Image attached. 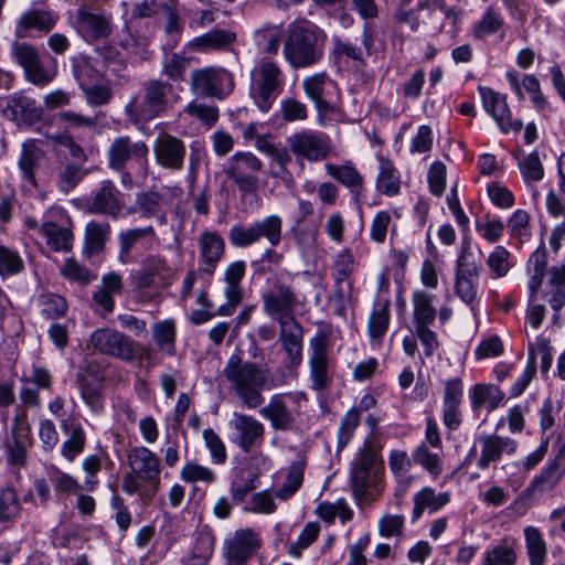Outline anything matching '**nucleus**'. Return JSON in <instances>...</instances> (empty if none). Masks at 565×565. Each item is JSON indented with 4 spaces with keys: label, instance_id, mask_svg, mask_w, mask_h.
<instances>
[{
    "label": "nucleus",
    "instance_id": "obj_1",
    "mask_svg": "<svg viewBox=\"0 0 565 565\" xmlns=\"http://www.w3.org/2000/svg\"><path fill=\"white\" fill-rule=\"evenodd\" d=\"M230 390L249 408L255 409L264 404L263 392L286 383L285 379L277 382L269 379L267 366L252 361H245L239 351L227 359L222 371Z\"/></svg>",
    "mask_w": 565,
    "mask_h": 565
},
{
    "label": "nucleus",
    "instance_id": "obj_2",
    "mask_svg": "<svg viewBox=\"0 0 565 565\" xmlns=\"http://www.w3.org/2000/svg\"><path fill=\"white\" fill-rule=\"evenodd\" d=\"M179 99L172 83L149 79L142 84L141 97L131 98L125 106V114L135 125L147 122L166 113Z\"/></svg>",
    "mask_w": 565,
    "mask_h": 565
},
{
    "label": "nucleus",
    "instance_id": "obj_3",
    "mask_svg": "<svg viewBox=\"0 0 565 565\" xmlns=\"http://www.w3.org/2000/svg\"><path fill=\"white\" fill-rule=\"evenodd\" d=\"M382 446L375 437L364 439L350 467V486L356 501L367 498L369 490L377 487L384 470Z\"/></svg>",
    "mask_w": 565,
    "mask_h": 565
},
{
    "label": "nucleus",
    "instance_id": "obj_4",
    "mask_svg": "<svg viewBox=\"0 0 565 565\" xmlns=\"http://www.w3.org/2000/svg\"><path fill=\"white\" fill-rule=\"evenodd\" d=\"M324 35L311 23L295 24L284 45V55L294 67H308L323 55Z\"/></svg>",
    "mask_w": 565,
    "mask_h": 565
},
{
    "label": "nucleus",
    "instance_id": "obj_5",
    "mask_svg": "<svg viewBox=\"0 0 565 565\" xmlns=\"http://www.w3.org/2000/svg\"><path fill=\"white\" fill-rule=\"evenodd\" d=\"M285 87L281 68L271 61H260L250 73L249 97L262 113H268Z\"/></svg>",
    "mask_w": 565,
    "mask_h": 565
},
{
    "label": "nucleus",
    "instance_id": "obj_6",
    "mask_svg": "<svg viewBox=\"0 0 565 565\" xmlns=\"http://www.w3.org/2000/svg\"><path fill=\"white\" fill-rule=\"evenodd\" d=\"M284 223L277 214L266 215L248 225L235 224L228 231V241L235 248H246L264 239L270 247H277L284 237Z\"/></svg>",
    "mask_w": 565,
    "mask_h": 565
},
{
    "label": "nucleus",
    "instance_id": "obj_7",
    "mask_svg": "<svg viewBox=\"0 0 565 565\" xmlns=\"http://www.w3.org/2000/svg\"><path fill=\"white\" fill-rule=\"evenodd\" d=\"M518 450V441L509 436L498 434H481L477 438L461 466L466 467L473 460L479 470L484 471L497 465L505 457L513 456Z\"/></svg>",
    "mask_w": 565,
    "mask_h": 565
},
{
    "label": "nucleus",
    "instance_id": "obj_8",
    "mask_svg": "<svg viewBox=\"0 0 565 565\" xmlns=\"http://www.w3.org/2000/svg\"><path fill=\"white\" fill-rule=\"evenodd\" d=\"M234 86L233 74L222 66L195 68L190 74V90L198 96L223 99Z\"/></svg>",
    "mask_w": 565,
    "mask_h": 565
},
{
    "label": "nucleus",
    "instance_id": "obj_9",
    "mask_svg": "<svg viewBox=\"0 0 565 565\" xmlns=\"http://www.w3.org/2000/svg\"><path fill=\"white\" fill-rule=\"evenodd\" d=\"M302 402H307L305 392L277 393L270 396L259 414L270 423L273 429L286 431L294 427Z\"/></svg>",
    "mask_w": 565,
    "mask_h": 565
},
{
    "label": "nucleus",
    "instance_id": "obj_10",
    "mask_svg": "<svg viewBox=\"0 0 565 565\" xmlns=\"http://www.w3.org/2000/svg\"><path fill=\"white\" fill-rule=\"evenodd\" d=\"M73 25L77 34L92 44L113 33V17L102 9L84 3L77 8Z\"/></svg>",
    "mask_w": 565,
    "mask_h": 565
},
{
    "label": "nucleus",
    "instance_id": "obj_11",
    "mask_svg": "<svg viewBox=\"0 0 565 565\" xmlns=\"http://www.w3.org/2000/svg\"><path fill=\"white\" fill-rule=\"evenodd\" d=\"M481 264L473 258L470 245L463 243L456 263V295L467 305L472 306L478 297V278Z\"/></svg>",
    "mask_w": 565,
    "mask_h": 565
},
{
    "label": "nucleus",
    "instance_id": "obj_12",
    "mask_svg": "<svg viewBox=\"0 0 565 565\" xmlns=\"http://www.w3.org/2000/svg\"><path fill=\"white\" fill-rule=\"evenodd\" d=\"M263 168L262 161L252 152H236L226 162L224 172L238 188V191L246 195L253 194L258 189L256 175Z\"/></svg>",
    "mask_w": 565,
    "mask_h": 565
},
{
    "label": "nucleus",
    "instance_id": "obj_13",
    "mask_svg": "<svg viewBox=\"0 0 565 565\" xmlns=\"http://www.w3.org/2000/svg\"><path fill=\"white\" fill-rule=\"evenodd\" d=\"M289 151L298 160L320 162L328 158L331 147L329 137L317 130L302 129L287 138Z\"/></svg>",
    "mask_w": 565,
    "mask_h": 565
},
{
    "label": "nucleus",
    "instance_id": "obj_14",
    "mask_svg": "<svg viewBox=\"0 0 565 565\" xmlns=\"http://www.w3.org/2000/svg\"><path fill=\"white\" fill-rule=\"evenodd\" d=\"M89 344L102 354L128 363L134 361L135 340L116 329L100 328L95 330L90 334Z\"/></svg>",
    "mask_w": 565,
    "mask_h": 565
},
{
    "label": "nucleus",
    "instance_id": "obj_15",
    "mask_svg": "<svg viewBox=\"0 0 565 565\" xmlns=\"http://www.w3.org/2000/svg\"><path fill=\"white\" fill-rule=\"evenodd\" d=\"M149 147L142 141H132L129 136L116 137L107 150L108 167L117 172L125 170L128 161L135 160L147 170Z\"/></svg>",
    "mask_w": 565,
    "mask_h": 565
},
{
    "label": "nucleus",
    "instance_id": "obj_16",
    "mask_svg": "<svg viewBox=\"0 0 565 565\" xmlns=\"http://www.w3.org/2000/svg\"><path fill=\"white\" fill-rule=\"evenodd\" d=\"M309 379L311 390L321 392L326 390L331 382V362L328 354V337L323 332H318L309 341Z\"/></svg>",
    "mask_w": 565,
    "mask_h": 565
},
{
    "label": "nucleus",
    "instance_id": "obj_17",
    "mask_svg": "<svg viewBox=\"0 0 565 565\" xmlns=\"http://www.w3.org/2000/svg\"><path fill=\"white\" fill-rule=\"evenodd\" d=\"M298 306L299 301L292 288L281 282H277L270 291L263 295L264 312L277 320L280 328H282V323L296 320L294 311Z\"/></svg>",
    "mask_w": 565,
    "mask_h": 565
},
{
    "label": "nucleus",
    "instance_id": "obj_18",
    "mask_svg": "<svg viewBox=\"0 0 565 565\" xmlns=\"http://www.w3.org/2000/svg\"><path fill=\"white\" fill-rule=\"evenodd\" d=\"M262 546L259 534L250 529H238L224 541L223 556L226 565H245Z\"/></svg>",
    "mask_w": 565,
    "mask_h": 565
},
{
    "label": "nucleus",
    "instance_id": "obj_19",
    "mask_svg": "<svg viewBox=\"0 0 565 565\" xmlns=\"http://www.w3.org/2000/svg\"><path fill=\"white\" fill-rule=\"evenodd\" d=\"M228 426L231 429V441L243 452H249L253 448L259 447L264 441L265 426L254 416L235 412Z\"/></svg>",
    "mask_w": 565,
    "mask_h": 565
},
{
    "label": "nucleus",
    "instance_id": "obj_20",
    "mask_svg": "<svg viewBox=\"0 0 565 565\" xmlns=\"http://www.w3.org/2000/svg\"><path fill=\"white\" fill-rule=\"evenodd\" d=\"M565 473V440L557 449L553 460L545 465L523 491L521 499L536 500L554 489Z\"/></svg>",
    "mask_w": 565,
    "mask_h": 565
},
{
    "label": "nucleus",
    "instance_id": "obj_21",
    "mask_svg": "<svg viewBox=\"0 0 565 565\" xmlns=\"http://www.w3.org/2000/svg\"><path fill=\"white\" fill-rule=\"evenodd\" d=\"M483 109L490 115L503 134L520 131L523 122L520 119L512 120L511 110L507 103V96L490 87L479 86Z\"/></svg>",
    "mask_w": 565,
    "mask_h": 565
},
{
    "label": "nucleus",
    "instance_id": "obj_22",
    "mask_svg": "<svg viewBox=\"0 0 565 565\" xmlns=\"http://www.w3.org/2000/svg\"><path fill=\"white\" fill-rule=\"evenodd\" d=\"M72 225V220L62 210L54 214L53 220L43 222L40 232L45 237L47 247L56 253L70 252L74 242Z\"/></svg>",
    "mask_w": 565,
    "mask_h": 565
},
{
    "label": "nucleus",
    "instance_id": "obj_23",
    "mask_svg": "<svg viewBox=\"0 0 565 565\" xmlns=\"http://www.w3.org/2000/svg\"><path fill=\"white\" fill-rule=\"evenodd\" d=\"M119 190L111 180L100 182L92 195L85 202V211L90 214H100L117 220L121 213L124 203L119 198Z\"/></svg>",
    "mask_w": 565,
    "mask_h": 565
},
{
    "label": "nucleus",
    "instance_id": "obj_24",
    "mask_svg": "<svg viewBox=\"0 0 565 565\" xmlns=\"http://www.w3.org/2000/svg\"><path fill=\"white\" fill-rule=\"evenodd\" d=\"M127 460L131 471L152 488V493H156L161 471L159 457L149 448L137 446L129 450Z\"/></svg>",
    "mask_w": 565,
    "mask_h": 565
},
{
    "label": "nucleus",
    "instance_id": "obj_25",
    "mask_svg": "<svg viewBox=\"0 0 565 565\" xmlns=\"http://www.w3.org/2000/svg\"><path fill=\"white\" fill-rule=\"evenodd\" d=\"M3 115L18 125H32L42 117V108L22 92L13 93L1 100Z\"/></svg>",
    "mask_w": 565,
    "mask_h": 565
},
{
    "label": "nucleus",
    "instance_id": "obj_26",
    "mask_svg": "<svg viewBox=\"0 0 565 565\" xmlns=\"http://www.w3.org/2000/svg\"><path fill=\"white\" fill-rule=\"evenodd\" d=\"M284 358V367L289 371H296L303 360V329L297 320L282 323L279 332Z\"/></svg>",
    "mask_w": 565,
    "mask_h": 565
},
{
    "label": "nucleus",
    "instance_id": "obj_27",
    "mask_svg": "<svg viewBox=\"0 0 565 565\" xmlns=\"http://www.w3.org/2000/svg\"><path fill=\"white\" fill-rule=\"evenodd\" d=\"M156 162L169 170H181L184 164L186 148L184 142L175 136L160 134L153 142Z\"/></svg>",
    "mask_w": 565,
    "mask_h": 565
},
{
    "label": "nucleus",
    "instance_id": "obj_28",
    "mask_svg": "<svg viewBox=\"0 0 565 565\" xmlns=\"http://www.w3.org/2000/svg\"><path fill=\"white\" fill-rule=\"evenodd\" d=\"M225 253V241L215 231H204L199 237L198 271L212 276Z\"/></svg>",
    "mask_w": 565,
    "mask_h": 565
},
{
    "label": "nucleus",
    "instance_id": "obj_29",
    "mask_svg": "<svg viewBox=\"0 0 565 565\" xmlns=\"http://www.w3.org/2000/svg\"><path fill=\"white\" fill-rule=\"evenodd\" d=\"M302 88L319 113L329 114L337 110V104L332 100L330 92L335 89V84L327 77L326 73L306 77L302 81Z\"/></svg>",
    "mask_w": 565,
    "mask_h": 565
},
{
    "label": "nucleus",
    "instance_id": "obj_30",
    "mask_svg": "<svg viewBox=\"0 0 565 565\" xmlns=\"http://www.w3.org/2000/svg\"><path fill=\"white\" fill-rule=\"evenodd\" d=\"M57 21L58 14L54 11L35 7L29 8L17 20L15 36L24 38L30 31L47 34L55 28Z\"/></svg>",
    "mask_w": 565,
    "mask_h": 565
},
{
    "label": "nucleus",
    "instance_id": "obj_31",
    "mask_svg": "<svg viewBox=\"0 0 565 565\" xmlns=\"http://www.w3.org/2000/svg\"><path fill=\"white\" fill-rule=\"evenodd\" d=\"M236 33L230 29L214 28L209 32L191 39L185 50L192 53H210L228 51L236 41Z\"/></svg>",
    "mask_w": 565,
    "mask_h": 565
},
{
    "label": "nucleus",
    "instance_id": "obj_32",
    "mask_svg": "<svg viewBox=\"0 0 565 565\" xmlns=\"http://www.w3.org/2000/svg\"><path fill=\"white\" fill-rule=\"evenodd\" d=\"M124 290L122 276L111 271L102 277L100 285L94 291L92 299L95 311L103 317L110 315L115 309V295Z\"/></svg>",
    "mask_w": 565,
    "mask_h": 565
},
{
    "label": "nucleus",
    "instance_id": "obj_33",
    "mask_svg": "<svg viewBox=\"0 0 565 565\" xmlns=\"http://www.w3.org/2000/svg\"><path fill=\"white\" fill-rule=\"evenodd\" d=\"M44 158L45 151L40 147L38 140L28 139L21 145L18 168L24 186L29 185L32 189L38 188L35 171Z\"/></svg>",
    "mask_w": 565,
    "mask_h": 565
},
{
    "label": "nucleus",
    "instance_id": "obj_34",
    "mask_svg": "<svg viewBox=\"0 0 565 565\" xmlns=\"http://www.w3.org/2000/svg\"><path fill=\"white\" fill-rule=\"evenodd\" d=\"M167 204V198L163 193L149 189L136 194L135 203L128 210V213H139L143 218H156L160 224H166L167 213L164 207Z\"/></svg>",
    "mask_w": 565,
    "mask_h": 565
},
{
    "label": "nucleus",
    "instance_id": "obj_35",
    "mask_svg": "<svg viewBox=\"0 0 565 565\" xmlns=\"http://www.w3.org/2000/svg\"><path fill=\"white\" fill-rule=\"evenodd\" d=\"M376 401L373 395L365 394L359 401L358 407L350 408L342 417L337 431V450L341 451L347 447L354 436L355 429L360 424L361 412L374 407Z\"/></svg>",
    "mask_w": 565,
    "mask_h": 565
},
{
    "label": "nucleus",
    "instance_id": "obj_36",
    "mask_svg": "<svg viewBox=\"0 0 565 565\" xmlns=\"http://www.w3.org/2000/svg\"><path fill=\"white\" fill-rule=\"evenodd\" d=\"M306 467L307 458L303 454H299L286 469L285 481L275 491V498L280 501L291 499L302 487Z\"/></svg>",
    "mask_w": 565,
    "mask_h": 565
},
{
    "label": "nucleus",
    "instance_id": "obj_37",
    "mask_svg": "<svg viewBox=\"0 0 565 565\" xmlns=\"http://www.w3.org/2000/svg\"><path fill=\"white\" fill-rule=\"evenodd\" d=\"M64 434L68 435L67 439L61 446V455L68 461L73 462L75 458L84 451L86 445V434L82 424L76 419H64L61 423Z\"/></svg>",
    "mask_w": 565,
    "mask_h": 565
},
{
    "label": "nucleus",
    "instance_id": "obj_38",
    "mask_svg": "<svg viewBox=\"0 0 565 565\" xmlns=\"http://www.w3.org/2000/svg\"><path fill=\"white\" fill-rule=\"evenodd\" d=\"M326 172L332 179L348 188L353 195H360L364 179L352 162L343 164L326 163Z\"/></svg>",
    "mask_w": 565,
    "mask_h": 565
},
{
    "label": "nucleus",
    "instance_id": "obj_39",
    "mask_svg": "<svg viewBox=\"0 0 565 565\" xmlns=\"http://www.w3.org/2000/svg\"><path fill=\"white\" fill-rule=\"evenodd\" d=\"M110 232L111 228L107 222H88L85 226L84 254L87 257H93L102 253Z\"/></svg>",
    "mask_w": 565,
    "mask_h": 565
},
{
    "label": "nucleus",
    "instance_id": "obj_40",
    "mask_svg": "<svg viewBox=\"0 0 565 565\" xmlns=\"http://www.w3.org/2000/svg\"><path fill=\"white\" fill-rule=\"evenodd\" d=\"M151 334L158 350L169 356L175 354L177 324L173 319H164L151 326Z\"/></svg>",
    "mask_w": 565,
    "mask_h": 565
},
{
    "label": "nucleus",
    "instance_id": "obj_41",
    "mask_svg": "<svg viewBox=\"0 0 565 565\" xmlns=\"http://www.w3.org/2000/svg\"><path fill=\"white\" fill-rule=\"evenodd\" d=\"M527 269L531 275L527 288L530 298L534 299L542 287L547 269V250L544 246L537 247L527 260Z\"/></svg>",
    "mask_w": 565,
    "mask_h": 565
},
{
    "label": "nucleus",
    "instance_id": "obj_42",
    "mask_svg": "<svg viewBox=\"0 0 565 565\" xmlns=\"http://www.w3.org/2000/svg\"><path fill=\"white\" fill-rule=\"evenodd\" d=\"M434 295L425 290H414L412 294L414 326H430L437 317L433 306Z\"/></svg>",
    "mask_w": 565,
    "mask_h": 565
},
{
    "label": "nucleus",
    "instance_id": "obj_43",
    "mask_svg": "<svg viewBox=\"0 0 565 565\" xmlns=\"http://www.w3.org/2000/svg\"><path fill=\"white\" fill-rule=\"evenodd\" d=\"M449 502V493H436L430 487H425L414 495L413 520L422 516L425 510L436 512Z\"/></svg>",
    "mask_w": 565,
    "mask_h": 565
},
{
    "label": "nucleus",
    "instance_id": "obj_44",
    "mask_svg": "<svg viewBox=\"0 0 565 565\" xmlns=\"http://www.w3.org/2000/svg\"><path fill=\"white\" fill-rule=\"evenodd\" d=\"M516 559V542L505 537L486 551L482 565H515Z\"/></svg>",
    "mask_w": 565,
    "mask_h": 565
},
{
    "label": "nucleus",
    "instance_id": "obj_45",
    "mask_svg": "<svg viewBox=\"0 0 565 565\" xmlns=\"http://www.w3.org/2000/svg\"><path fill=\"white\" fill-rule=\"evenodd\" d=\"M376 189L386 196L397 195L401 191V174L385 158H380Z\"/></svg>",
    "mask_w": 565,
    "mask_h": 565
},
{
    "label": "nucleus",
    "instance_id": "obj_46",
    "mask_svg": "<svg viewBox=\"0 0 565 565\" xmlns=\"http://www.w3.org/2000/svg\"><path fill=\"white\" fill-rule=\"evenodd\" d=\"M472 409H480L486 403L489 411L498 408L504 399V393L493 384H476L470 391Z\"/></svg>",
    "mask_w": 565,
    "mask_h": 565
},
{
    "label": "nucleus",
    "instance_id": "obj_47",
    "mask_svg": "<svg viewBox=\"0 0 565 565\" xmlns=\"http://www.w3.org/2000/svg\"><path fill=\"white\" fill-rule=\"evenodd\" d=\"M525 547L530 565H545L547 546L541 531L532 525L524 527Z\"/></svg>",
    "mask_w": 565,
    "mask_h": 565
},
{
    "label": "nucleus",
    "instance_id": "obj_48",
    "mask_svg": "<svg viewBox=\"0 0 565 565\" xmlns=\"http://www.w3.org/2000/svg\"><path fill=\"white\" fill-rule=\"evenodd\" d=\"M246 273V263L244 260H234L230 263L223 274L225 282L224 297L237 300L238 296L243 297L242 280Z\"/></svg>",
    "mask_w": 565,
    "mask_h": 565
},
{
    "label": "nucleus",
    "instance_id": "obj_49",
    "mask_svg": "<svg viewBox=\"0 0 565 565\" xmlns=\"http://www.w3.org/2000/svg\"><path fill=\"white\" fill-rule=\"evenodd\" d=\"M516 164L524 183L532 188L543 180L545 171L537 151H532L516 159Z\"/></svg>",
    "mask_w": 565,
    "mask_h": 565
},
{
    "label": "nucleus",
    "instance_id": "obj_50",
    "mask_svg": "<svg viewBox=\"0 0 565 565\" xmlns=\"http://www.w3.org/2000/svg\"><path fill=\"white\" fill-rule=\"evenodd\" d=\"M77 384L85 404L93 412H100L104 407L102 383L97 380H89L86 376H78Z\"/></svg>",
    "mask_w": 565,
    "mask_h": 565
},
{
    "label": "nucleus",
    "instance_id": "obj_51",
    "mask_svg": "<svg viewBox=\"0 0 565 565\" xmlns=\"http://www.w3.org/2000/svg\"><path fill=\"white\" fill-rule=\"evenodd\" d=\"M156 232L153 226L148 225L145 227H134L122 231L118 235L119 244V259L125 263L130 254L132 247L145 237L154 236Z\"/></svg>",
    "mask_w": 565,
    "mask_h": 565
},
{
    "label": "nucleus",
    "instance_id": "obj_52",
    "mask_svg": "<svg viewBox=\"0 0 565 565\" xmlns=\"http://www.w3.org/2000/svg\"><path fill=\"white\" fill-rule=\"evenodd\" d=\"M38 306L41 315L47 320L63 318L68 309L66 299L61 295L53 292L40 295L38 298Z\"/></svg>",
    "mask_w": 565,
    "mask_h": 565
},
{
    "label": "nucleus",
    "instance_id": "obj_53",
    "mask_svg": "<svg viewBox=\"0 0 565 565\" xmlns=\"http://www.w3.org/2000/svg\"><path fill=\"white\" fill-rule=\"evenodd\" d=\"M390 301L385 300L383 305L375 307L367 321V333L373 341L381 342L386 333L390 323Z\"/></svg>",
    "mask_w": 565,
    "mask_h": 565
},
{
    "label": "nucleus",
    "instance_id": "obj_54",
    "mask_svg": "<svg viewBox=\"0 0 565 565\" xmlns=\"http://www.w3.org/2000/svg\"><path fill=\"white\" fill-rule=\"evenodd\" d=\"M21 503L12 486L0 489V524L11 523L19 518Z\"/></svg>",
    "mask_w": 565,
    "mask_h": 565
},
{
    "label": "nucleus",
    "instance_id": "obj_55",
    "mask_svg": "<svg viewBox=\"0 0 565 565\" xmlns=\"http://www.w3.org/2000/svg\"><path fill=\"white\" fill-rule=\"evenodd\" d=\"M73 74L81 88L98 83L102 74L94 61L87 56H79L73 61Z\"/></svg>",
    "mask_w": 565,
    "mask_h": 565
},
{
    "label": "nucleus",
    "instance_id": "obj_56",
    "mask_svg": "<svg viewBox=\"0 0 565 565\" xmlns=\"http://www.w3.org/2000/svg\"><path fill=\"white\" fill-rule=\"evenodd\" d=\"M320 533V524L317 522L307 523L295 542L287 544V553L294 558H300L302 552L315 543Z\"/></svg>",
    "mask_w": 565,
    "mask_h": 565
},
{
    "label": "nucleus",
    "instance_id": "obj_57",
    "mask_svg": "<svg viewBox=\"0 0 565 565\" xmlns=\"http://www.w3.org/2000/svg\"><path fill=\"white\" fill-rule=\"evenodd\" d=\"M24 270V260L19 250L0 244V277L19 275Z\"/></svg>",
    "mask_w": 565,
    "mask_h": 565
},
{
    "label": "nucleus",
    "instance_id": "obj_58",
    "mask_svg": "<svg viewBox=\"0 0 565 565\" xmlns=\"http://www.w3.org/2000/svg\"><path fill=\"white\" fill-rule=\"evenodd\" d=\"M189 65V58L179 53L167 54L161 63V75L171 82H183Z\"/></svg>",
    "mask_w": 565,
    "mask_h": 565
},
{
    "label": "nucleus",
    "instance_id": "obj_59",
    "mask_svg": "<svg viewBox=\"0 0 565 565\" xmlns=\"http://www.w3.org/2000/svg\"><path fill=\"white\" fill-rule=\"evenodd\" d=\"M180 479L186 483H213L216 476L212 469L200 465L196 460H188L180 470Z\"/></svg>",
    "mask_w": 565,
    "mask_h": 565
},
{
    "label": "nucleus",
    "instance_id": "obj_60",
    "mask_svg": "<svg viewBox=\"0 0 565 565\" xmlns=\"http://www.w3.org/2000/svg\"><path fill=\"white\" fill-rule=\"evenodd\" d=\"M413 459L434 477H438L443 472L440 456L436 452H431L425 443L418 445L413 451Z\"/></svg>",
    "mask_w": 565,
    "mask_h": 565
},
{
    "label": "nucleus",
    "instance_id": "obj_61",
    "mask_svg": "<svg viewBox=\"0 0 565 565\" xmlns=\"http://www.w3.org/2000/svg\"><path fill=\"white\" fill-rule=\"evenodd\" d=\"M119 45L142 60H147L150 55L149 38L132 34L128 26H126L124 34L119 38Z\"/></svg>",
    "mask_w": 565,
    "mask_h": 565
},
{
    "label": "nucleus",
    "instance_id": "obj_62",
    "mask_svg": "<svg viewBox=\"0 0 565 565\" xmlns=\"http://www.w3.org/2000/svg\"><path fill=\"white\" fill-rule=\"evenodd\" d=\"M215 548V535L209 527H203L199 531L194 547L190 555L191 558H202L209 562L214 553Z\"/></svg>",
    "mask_w": 565,
    "mask_h": 565
},
{
    "label": "nucleus",
    "instance_id": "obj_63",
    "mask_svg": "<svg viewBox=\"0 0 565 565\" xmlns=\"http://www.w3.org/2000/svg\"><path fill=\"white\" fill-rule=\"evenodd\" d=\"M509 259L510 252L504 246L498 245L493 248L487 258V265L493 278L504 277L509 273L511 268Z\"/></svg>",
    "mask_w": 565,
    "mask_h": 565
},
{
    "label": "nucleus",
    "instance_id": "obj_64",
    "mask_svg": "<svg viewBox=\"0 0 565 565\" xmlns=\"http://www.w3.org/2000/svg\"><path fill=\"white\" fill-rule=\"evenodd\" d=\"M503 24V19L493 7H489L482 19L477 23L473 35L477 39L487 38L495 33Z\"/></svg>",
    "mask_w": 565,
    "mask_h": 565
}]
</instances>
